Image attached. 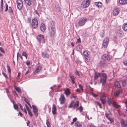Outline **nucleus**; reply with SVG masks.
<instances>
[{
	"label": "nucleus",
	"instance_id": "nucleus-63",
	"mask_svg": "<svg viewBox=\"0 0 127 127\" xmlns=\"http://www.w3.org/2000/svg\"><path fill=\"white\" fill-rule=\"evenodd\" d=\"M89 127H96L94 125H90L89 126Z\"/></svg>",
	"mask_w": 127,
	"mask_h": 127
},
{
	"label": "nucleus",
	"instance_id": "nucleus-56",
	"mask_svg": "<svg viewBox=\"0 0 127 127\" xmlns=\"http://www.w3.org/2000/svg\"><path fill=\"white\" fill-rule=\"evenodd\" d=\"M77 120V118H75L73 119V121L74 122L76 121Z\"/></svg>",
	"mask_w": 127,
	"mask_h": 127
},
{
	"label": "nucleus",
	"instance_id": "nucleus-19",
	"mask_svg": "<svg viewBox=\"0 0 127 127\" xmlns=\"http://www.w3.org/2000/svg\"><path fill=\"white\" fill-rule=\"evenodd\" d=\"M69 76L70 78L72 83L73 84H74L75 83V78L74 76L71 75V72L69 73Z\"/></svg>",
	"mask_w": 127,
	"mask_h": 127
},
{
	"label": "nucleus",
	"instance_id": "nucleus-33",
	"mask_svg": "<svg viewBox=\"0 0 127 127\" xmlns=\"http://www.w3.org/2000/svg\"><path fill=\"white\" fill-rule=\"evenodd\" d=\"M122 84L123 87H125L127 85V82L126 80H123L122 81Z\"/></svg>",
	"mask_w": 127,
	"mask_h": 127
},
{
	"label": "nucleus",
	"instance_id": "nucleus-14",
	"mask_svg": "<svg viewBox=\"0 0 127 127\" xmlns=\"http://www.w3.org/2000/svg\"><path fill=\"white\" fill-rule=\"evenodd\" d=\"M57 108L56 107L55 104H53V107L52 108V112L53 114L54 115L57 114Z\"/></svg>",
	"mask_w": 127,
	"mask_h": 127
},
{
	"label": "nucleus",
	"instance_id": "nucleus-3",
	"mask_svg": "<svg viewBox=\"0 0 127 127\" xmlns=\"http://www.w3.org/2000/svg\"><path fill=\"white\" fill-rule=\"evenodd\" d=\"M90 0H84L81 4V6L83 8L87 7L89 5Z\"/></svg>",
	"mask_w": 127,
	"mask_h": 127
},
{
	"label": "nucleus",
	"instance_id": "nucleus-54",
	"mask_svg": "<svg viewBox=\"0 0 127 127\" xmlns=\"http://www.w3.org/2000/svg\"><path fill=\"white\" fill-rule=\"evenodd\" d=\"M6 9L5 10V11H7L8 9V5L7 4H6Z\"/></svg>",
	"mask_w": 127,
	"mask_h": 127
},
{
	"label": "nucleus",
	"instance_id": "nucleus-43",
	"mask_svg": "<svg viewBox=\"0 0 127 127\" xmlns=\"http://www.w3.org/2000/svg\"><path fill=\"white\" fill-rule=\"evenodd\" d=\"M123 63L124 65L127 66V59H125L123 61Z\"/></svg>",
	"mask_w": 127,
	"mask_h": 127
},
{
	"label": "nucleus",
	"instance_id": "nucleus-23",
	"mask_svg": "<svg viewBox=\"0 0 127 127\" xmlns=\"http://www.w3.org/2000/svg\"><path fill=\"white\" fill-rule=\"evenodd\" d=\"M120 3L122 5H124L127 4V0H120Z\"/></svg>",
	"mask_w": 127,
	"mask_h": 127
},
{
	"label": "nucleus",
	"instance_id": "nucleus-42",
	"mask_svg": "<svg viewBox=\"0 0 127 127\" xmlns=\"http://www.w3.org/2000/svg\"><path fill=\"white\" fill-rule=\"evenodd\" d=\"M7 70H8V72L9 73L11 74V72L10 67V66H7Z\"/></svg>",
	"mask_w": 127,
	"mask_h": 127
},
{
	"label": "nucleus",
	"instance_id": "nucleus-64",
	"mask_svg": "<svg viewBox=\"0 0 127 127\" xmlns=\"http://www.w3.org/2000/svg\"><path fill=\"white\" fill-rule=\"evenodd\" d=\"M75 91L77 92H78L79 93H80V90L79 89H77Z\"/></svg>",
	"mask_w": 127,
	"mask_h": 127
},
{
	"label": "nucleus",
	"instance_id": "nucleus-22",
	"mask_svg": "<svg viewBox=\"0 0 127 127\" xmlns=\"http://www.w3.org/2000/svg\"><path fill=\"white\" fill-rule=\"evenodd\" d=\"M42 67L40 65H39L37 67L36 70L34 72V74H36L38 72H39L41 69Z\"/></svg>",
	"mask_w": 127,
	"mask_h": 127
},
{
	"label": "nucleus",
	"instance_id": "nucleus-31",
	"mask_svg": "<svg viewBox=\"0 0 127 127\" xmlns=\"http://www.w3.org/2000/svg\"><path fill=\"white\" fill-rule=\"evenodd\" d=\"M123 29L125 31L127 30V23L124 24L123 26Z\"/></svg>",
	"mask_w": 127,
	"mask_h": 127
},
{
	"label": "nucleus",
	"instance_id": "nucleus-47",
	"mask_svg": "<svg viewBox=\"0 0 127 127\" xmlns=\"http://www.w3.org/2000/svg\"><path fill=\"white\" fill-rule=\"evenodd\" d=\"M122 32H118V33L120 35H119V36H120V37H122L123 36V35L122 33Z\"/></svg>",
	"mask_w": 127,
	"mask_h": 127
},
{
	"label": "nucleus",
	"instance_id": "nucleus-45",
	"mask_svg": "<svg viewBox=\"0 0 127 127\" xmlns=\"http://www.w3.org/2000/svg\"><path fill=\"white\" fill-rule=\"evenodd\" d=\"M0 51L3 53H5V52L3 48L2 47H0Z\"/></svg>",
	"mask_w": 127,
	"mask_h": 127
},
{
	"label": "nucleus",
	"instance_id": "nucleus-27",
	"mask_svg": "<svg viewBox=\"0 0 127 127\" xmlns=\"http://www.w3.org/2000/svg\"><path fill=\"white\" fill-rule=\"evenodd\" d=\"M101 74L99 73H96L94 76L95 79H97L101 75Z\"/></svg>",
	"mask_w": 127,
	"mask_h": 127
},
{
	"label": "nucleus",
	"instance_id": "nucleus-21",
	"mask_svg": "<svg viewBox=\"0 0 127 127\" xmlns=\"http://www.w3.org/2000/svg\"><path fill=\"white\" fill-rule=\"evenodd\" d=\"M107 102L108 105L109 106H110L111 104H112V99L110 97H107Z\"/></svg>",
	"mask_w": 127,
	"mask_h": 127
},
{
	"label": "nucleus",
	"instance_id": "nucleus-40",
	"mask_svg": "<svg viewBox=\"0 0 127 127\" xmlns=\"http://www.w3.org/2000/svg\"><path fill=\"white\" fill-rule=\"evenodd\" d=\"M28 113L29 115V116L30 117H32L33 116V115L32 113V112H31V110H30L29 111H28Z\"/></svg>",
	"mask_w": 127,
	"mask_h": 127
},
{
	"label": "nucleus",
	"instance_id": "nucleus-15",
	"mask_svg": "<svg viewBox=\"0 0 127 127\" xmlns=\"http://www.w3.org/2000/svg\"><path fill=\"white\" fill-rule=\"evenodd\" d=\"M119 9L118 8H116L114 9L113 13L114 16L117 15L119 13Z\"/></svg>",
	"mask_w": 127,
	"mask_h": 127
},
{
	"label": "nucleus",
	"instance_id": "nucleus-58",
	"mask_svg": "<svg viewBox=\"0 0 127 127\" xmlns=\"http://www.w3.org/2000/svg\"><path fill=\"white\" fill-rule=\"evenodd\" d=\"M5 90H6V92L7 94H8V93H10L9 92V90L8 89H6Z\"/></svg>",
	"mask_w": 127,
	"mask_h": 127
},
{
	"label": "nucleus",
	"instance_id": "nucleus-37",
	"mask_svg": "<svg viewBox=\"0 0 127 127\" xmlns=\"http://www.w3.org/2000/svg\"><path fill=\"white\" fill-rule=\"evenodd\" d=\"M48 119H47L46 120V125L47 127H51L50 123L48 121Z\"/></svg>",
	"mask_w": 127,
	"mask_h": 127
},
{
	"label": "nucleus",
	"instance_id": "nucleus-52",
	"mask_svg": "<svg viewBox=\"0 0 127 127\" xmlns=\"http://www.w3.org/2000/svg\"><path fill=\"white\" fill-rule=\"evenodd\" d=\"M105 116L106 118L108 119L110 117L109 114L106 113L105 114Z\"/></svg>",
	"mask_w": 127,
	"mask_h": 127
},
{
	"label": "nucleus",
	"instance_id": "nucleus-10",
	"mask_svg": "<svg viewBox=\"0 0 127 127\" xmlns=\"http://www.w3.org/2000/svg\"><path fill=\"white\" fill-rule=\"evenodd\" d=\"M37 38L40 42L44 43L45 39L44 36L41 34H39L37 36Z\"/></svg>",
	"mask_w": 127,
	"mask_h": 127
},
{
	"label": "nucleus",
	"instance_id": "nucleus-29",
	"mask_svg": "<svg viewBox=\"0 0 127 127\" xmlns=\"http://www.w3.org/2000/svg\"><path fill=\"white\" fill-rule=\"evenodd\" d=\"M75 126L77 127H82V125L78 122H76L75 124Z\"/></svg>",
	"mask_w": 127,
	"mask_h": 127
},
{
	"label": "nucleus",
	"instance_id": "nucleus-49",
	"mask_svg": "<svg viewBox=\"0 0 127 127\" xmlns=\"http://www.w3.org/2000/svg\"><path fill=\"white\" fill-rule=\"evenodd\" d=\"M75 73L76 75H77L78 76H79L80 75L79 73V72L77 71H76L75 72Z\"/></svg>",
	"mask_w": 127,
	"mask_h": 127
},
{
	"label": "nucleus",
	"instance_id": "nucleus-60",
	"mask_svg": "<svg viewBox=\"0 0 127 127\" xmlns=\"http://www.w3.org/2000/svg\"><path fill=\"white\" fill-rule=\"evenodd\" d=\"M93 95L94 96V97H97L98 96V95L97 94H96L94 93H93Z\"/></svg>",
	"mask_w": 127,
	"mask_h": 127
},
{
	"label": "nucleus",
	"instance_id": "nucleus-32",
	"mask_svg": "<svg viewBox=\"0 0 127 127\" xmlns=\"http://www.w3.org/2000/svg\"><path fill=\"white\" fill-rule=\"evenodd\" d=\"M113 106L116 108H118L120 107V106L116 103L115 102H114L113 104Z\"/></svg>",
	"mask_w": 127,
	"mask_h": 127
},
{
	"label": "nucleus",
	"instance_id": "nucleus-12",
	"mask_svg": "<svg viewBox=\"0 0 127 127\" xmlns=\"http://www.w3.org/2000/svg\"><path fill=\"white\" fill-rule=\"evenodd\" d=\"M100 100L102 103L104 105L106 102V99L105 96H102L100 97Z\"/></svg>",
	"mask_w": 127,
	"mask_h": 127
},
{
	"label": "nucleus",
	"instance_id": "nucleus-4",
	"mask_svg": "<svg viewBox=\"0 0 127 127\" xmlns=\"http://www.w3.org/2000/svg\"><path fill=\"white\" fill-rule=\"evenodd\" d=\"M32 27L33 29L36 28L38 24L37 20L36 18L33 19L32 21Z\"/></svg>",
	"mask_w": 127,
	"mask_h": 127
},
{
	"label": "nucleus",
	"instance_id": "nucleus-39",
	"mask_svg": "<svg viewBox=\"0 0 127 127\" xmlns=\"http://www.w3.org/2000/svg\"><path fill=\"white\" fill-rule=\"evenodd\" d=\"M95 103H96L97 105L99 106L100 108H102V107L101 106V104L99 102H95Z\"/></svg>",
	"mask_w": 127,
	"mask_h": 127
},
{
	"label": "nucleus",
	"instance_id": "nucleus-57",
	"mask_svg": "<svg viewBox=\"0 0 127 127\" xmlns=\"http://www.w3.org/2000/svg\"><path fill=\"white\" fill-rule=\"evenodd\" d=\"M3 1L2 0H1V8L2 9H3Z\"/></svg>",
	"mask_w": 127,
	"mask_h": 127
},
{
	"label": "nucleus",
	"instance_id": "nucleus-30",
	"mask_svg": "<svg viewBox=\"0 0 127 127\" xmlns=\"http://www.w3.org/2000/svg\"><path fill=\"white\" fill-rule=\"evenodd\" d=\"M95 4L98 7H101L102 6L101 3L100 2H95Z\"/></svg>",
	"mask_w": 127,
	"mask_h": 127
},
{
	"label": "nucleus",
	"instance_id": "nucleus-6",
	"mask_svg": "<svg viewBox=\"0 0 127 127\" xmlns=\"http://www.w3.org/2000/svg\"><path fill=\"white\" fill-rule=\"evenodd\" d=\"M111 56L106 54L103 55L102 57V59L104 61H107L111 59Z\"/></svg>",
	"mask_w": 127,
	"mask_h": 127
},
{
	"label": "nucleus",
	"instance_id": "nucleus-18",
	"mask_svg": "<svg viewBox=\"0 0 127 127\" xmlns=\"http://www.w3.org/2000/svg\"><path fill=\"white\" fill-rule=\"evenodd\" d=\"M46 28L45 24L44 23H42L41 24L40 29L42 32H44L46 30Z\"/></svg>",
	"mask_w": 127,
	"mask_h": 127
},
{
	"label": "nucleus",
	"instance_id": "nucleus-48",
	"mask_svg": "<svg viewBox=\"0 0 127 127\" xmlns=\"http://www.w3.org/2000/svg\"><path fill=\"white\" fill-rule=\"evenodd\" d=\"M108 119L111 122V123L113 122V120L112 118H111L110 117Z\"/></svg>",
	"mask_w": 127,
	"mask_h": 127
},
{
	"label": "nucleus",
	"instance_id": "nucleus-41",
	"mask_svg": "<svg viewBox=\"0 0 127 127\" xmlns=\"http://www.w3.org/2000/svg\"><path fill=\"white\" fill-rule=\"evenodd\" d=\"M16 90L19 93H21L22 91L18 87H16L15 88Z\"/></svg>",
	"mask_w": 127,
	"mask_h": 127
},
{
	"label": "nucleus",
	"instance_id": "nucleus-7",
	"mask_svg": "<svg viewBox=\"0 0 127 127\" xmlns=\"http://www.w3.org/2000/svg\"><path fill=\"white\" fill-rule=\"evenodd\" d=\"M17 6L19 10L21 9L23 5L22 0H17Z\"/></svg>",
	"mask_w": 127,
	"mask_h": 127
},
{
	"label": "nucleus",
	"instance_id": "nucleus-28",
	"mask_svg": "<svg viewBox=\"0 0 127 127\" xmlns=\"http://www.w3.org/2000/svg\"><path fill=\"white\" fill-rule=\"evenodd\" d=\"M115 87L118 88H120L121 87L120 83L117 81H116L115 82Z\"/></svg>",
	"mask_w": 127,
	"mask_h": 127
},
{
	"label": "nucleus",
	"instance_id": "nucleus-61",
	"mask_svg": "<svg viewBox=\"0 0 127 127\" xmlns=\"http://www.w3.org/2000/svg\"><path fill=\"white\" fill-rule=\"evenodd\" d=\"M19 105L21 109H22V110H23V108L21 104H20Z\"/></svg>",
	"mask_w": 127,
	"mask_h": 127
},
{
	"label": "nucleus",
	"instance_id": "nucleus-53",
	"mask_svg": "<svg viewBox=\"0 0 127 127\" xmlns=\"http://www.w3.org/2000/svg\"><path fill=\"white\" fill-rule=\"evenodd\" d=\"M23 111H24L25 113L27 114V112L26 110V109L24 108V109H23V110H22Z\"/></svg>",
	"mask_w": 127,
	"mask_h": 127
},
{
	"label": "nucleus",
	"instance_id": "nucleus-9",
	"mask_svg": "<svg viewBox=\"0 0 127 127\" xmlns=\"http://www.w3.org/2000/svg\"><path fill=\"white\" fill-rule=\"evenodd\" d=\"M59 100L60 101V103L61 104H63L65 103L66 99L63 94H62L61 95L59 99Z\"/></svg>",
	"mask_w": 127,
	"mask_h": 127
},
{
	"label": "nucleus",
	"instance_id": "nucleus-20",
	"mask_svg": "<svg viewBox=\"0 0 127 127\" xmlns=\"http://www.w3.org/2000/svg\"><path fill=\"white\" fill-rule=\"evenodd\" d=\"M73 108L75 109L78 108L79 106V102L77 101L76 102L74 101Z\"/></svg>",
	"mask_w": 127,
	"mask_h": 127
},
{
	"label": "nucleus",
	"instance_id": "nucleus-50",
	"mask_svg": "<svg viewBox=\"0 0 127 127\" xmlns=\"http://www.w3.org/2000/svg\"><path fill=\"white\" fill-rule=\"evenodd\" d=\"M2 74L5 78H8L7 76L5 73L4 72H3Z\"/></svg>",
	"mask_w": 127,
	"mask_h": 127
},
{
	"label": "nucleus",
	"instance_id": "nucleus-11",
	"mask_svg": "<svg viewBox=\"0 0 127 127\" xmlns=\"http://www.w3.org/2000/svg\"><path fill=\"white\" fill-rule=\"evenodd\" d=\"M32 106L33 109V112L34 113L35 116L37 117L38 115V109L36 106L34 105H32Z\"/></svg>",
	"mask_w": 127,
	"mask_h": 127
},
{
	"label": "nucleus",
	"instance_id": "nucleus-2",
	"mask_svg": "<svg viewBox=\"0 0 127 127\" xmlns=\"http://www.w3.org/2000/svg\"><path fill=\"white\" fill-rule=\"evenodd\" d=\"M101 75L102 76L100 80V82L104 84L106 83L107 79V76L106 74L104 73H102Z\"/></svg>",
	"mask_w": 127,
	"mask_h": 127
},
{
	"label": "nucleus",
	"instance_id": "nucleus-5",
	"mask_svg": "<svg viewBox=\"0 0 127 127\" xmlns=\"http://www.w3.org/2000/svg\"><path fill=\"white\" fill-rule=\"evenodd\" d=\"M87 21V18H81L80 19L78 22L79 25L81 26H83L85 24Z\"/></svg>",
	"mask_w": 127,
	"mask_h": 127
},
{
	"label": "nucleus",
	"instance_id": "nucleus-38",
	"mask_svg": "<svg viewBox=\"0 0 127 127\" xmlns=\"http://www.w3.org/2000/svg\"><path fill=\"white\" fill-rule=\"evenodd\" d=\"M83 108V107H82V106L81 105L79 108L76 109V110L77 111L78 110H79L80 112H81L82 111Z\"/></svg>",
	"mask_w": 127,
	"mask_h": 127
},
{
	"label": "nucleus",
	"instance_id": "nucleus-24",
	"mask_svg": "<svg viewBox=\"0 0 127 127\" xmlns=\"http://www.w3.org/2000/svg\"><path fill=\"white\" fill-rule=\"evenodd\" d=\"M26 4L28 6H30L32 4L31 0H24Z\"/></svg>",
	"mask_w": 127,
	"mask_h": 127
},
{
	"label": "nucleus",
	"instance_id": "nucleus-16",
	"mask_svg": "<svg viewBox=\"0 0 127 127\" xmlns=\"http://www.w3.org/2000/svg\"><path fill=\"white\" fill-rule=\"evenodd\" d=\"M42 55L44 58L49 59V57L48 54L47 52H42Z\"/></svg>",
	"mask_w": 127,
	"mask_h": 127
},
{
	"label": "nucleus",
	"instance_id": "nucleus-46",
	"mask_svg": "<svg viewBox=\"0 0 127 127\" xmlns=\"http://www.w3.org/2000/svg\"><path fill=\"white\" fill-rule=\"evenodd\" d=\"M14 108L16 109H18V106L17 104H15L14 103Z\"/></svg>",
	"mask_w": 127,
	"mask_h": 127
},
{
	"label": "nucleus",
	"instance_id": "nucleus-44",
	"mask_svg": "<svg viewBox=\"0 0 127 127\" xmlns=\"http://www.w3.org/2000/svg\"><path fill=\"white\" fill-rule=\"evenodd\" d=\"M85 57L86 62H90V60L89 59V57L88 58L87 57Z\"/></svg>",
	"mask_w": 127,
	"mask_h": 127
},
{
	"label": "nucleus",
	"instance_id": "nucleus-35",
	"mask_svg": "<svg viewBox=\"0 0 127 127\" xmlns=\"http://www.w3.org/2000/svg\"><path fill=\"white\" fill-rule=\"evenodd\" d=\"M19 56L21 58V60H23V58L22 56L20 54H19V52H18L17 53V60H18Z\"/></svg>",
	"mask_w": 127,
	"mask_h": 127
},
{
	"label": "nucleus",
	"instance_id": "nucleus-55",
	"mask_svg": "<svg viewBox=\"0 0 127 127\" xmlns=\"http://www.w3.org/2000/svg\"><path fill=\"white\" fill-rule=\"evenodd\" d=\"M79 87L81 90L83 91V89L82 86L80 84L79 85Z\"/></svg>",
	"mask_w": 127,
	"mask_h": 127
},
{
	"label": "nucleus",
	"instance_id": "nucleus-34",
	"mask_svg": "<svg viewBox=\"0 0 127 127\" xmlns=\"http://www.w3.org/2000/svg\"><path fill=\"white\" fill-rule=\"evenodd\" d=\"M73 103H74V101H72L71 103L68 106V107L69 108H73Z\"/></svg>",
	"mask_w": 127,
	"mask_h": 127
},
{
	"label": "nucleus",
	"instance_id": "nucleus-62",
	"mask_svg": "<svg viewBox=\"0 0 127 127\" xmlns=\"http://www.w3.org/2000/svg\"><path fill=\"white\" fill-rule=\"evenodd\" d=\"M71 97L72 98H75L77 96L74 95H72Z\"/></svg>",
	"mask_w": 127,
	"mask_h": 127
},
{
	"label": "nucleus",
	"instance_id": "nucleus-13",
	"mask_svg": "<svg viewBox=\"0 0 127 127\" xmlns=\"http://www.w3.org/2000/svg\"><path fill=\"white\" fill-rule=\"evenodd\" d=\"M121 124L122 127H127V122L125 123L124 120L122 119L121 120Z\"/></svg>",
	"mask_w": 127,
	"mask_h": 127
},
{
	"label": "nucleus",
	"instance_id": "nucleus-25",
	"mask_svg": "<svg viewBox=\"0 0 127 127\" xmlns=\"http://www.w3.org/2000/svg\"><path fill=\"white\" fill-rule=\"evenodd\" d=\"M89 51L87 50H85L83 52V53L85 57H87L88 58L89 57V55L88 54Z\"/></svg>",
	"mask_w": 127,
	"mask_h": 127
},
{
	"label": "nucleus",
	"instance_id": "nucleus-59",
	"mask_svg": "<svg viewBox=\"0 0 127 127\" xmlns=\"http://www.w3.org/2000/svg\"><path fill=\"white\" fill-rule=\"evenodd\" d=\"M77 42H78L79 43H81V41L80 39V38H78L77 39Z\"/></svg>",
	"mask_w": 127,
	"mask_h": 127
},
{
	"label": "nucleus",
	"instance_id": "nucleus-36",
	"mask_svg": "<svg viewBox=\"0 0 127 127\" xmlns=\"http://www.w3.org/2000/svg\"><path fill=\"white\" fill-rule=\"evenodd\" d=\"M22 55L23 56H24L25 57L26 59H27L28 55L25 52H23L22 54Z\"/></svg>",
	"mask_w": 127,
	"mask_h": 127
},
{
	"label": "nucleus",
	"instance_id": "nucleus-17",
	"mask_svg": "<svg viewBox=\"0 0 127 127\" xmlns=\"http://www.w3.org/2000/svg\"><path fill=\"white\" fill-rule=\"evenodd\" d=\"M123 90L121 89H119L118 91H116L114 93L115 96L117 97L119 95L120 93H122Z\"/></svg>",
	"mask_w": 127,
	"mask_h": 127
},
{
	"label": "nucleus",
	"instance_id": "nucleus-26",
	"mask_svg": "<svg viewBox=\"0 0 127 127\" xmlns=\"http://www.w3.org/2000/svg\"><path fill=\"white\" fill-rule=\"evenodd\" d=\"M64 93L67 96H68V95H69L70 93L69 89H67L65 91Z\"/></svg>",
	"mask_w": 127,
	"mask_h": 127
},
{
	"label": "nucleus",
	"instance_id": "nucleus-51",
	"mask_svg": "<svg viewBox=\"0 0 127 127\" xmlns=\"http://www.w3.org/2000/svg\"><path fill=\"white\" fill-rule=\"evenodd\" d=\"M30 64V61H27L26 62V64L27 65H29Z\"/></svg>",
	"mask_w": 127,
	"mask_h": 127
},
{
	"label": "nucleus",
	"instance_id": "nucleus-1",
	"mask_svg": "<svg viewBox=\"0 0 127 127\" xmlns=\"http://www.w3.org/2000/svg\"><path fill=\"white\" fill-rule=\"evenodd\" d=\"M49 36L51 37H54L56 33L55 23L54 21L50 22L49 27Z\"/></svg>",
	"mask_w": 127,
	"mask_h": 127
},
{
	"label": "nucleus",
	"instance_id": "nucleus-8",
	"mask_svg": "<svg viewBox=\"0 0 127 127\" xmlns=\"http://www.w3.org/2000/svg\"><path fill=\"white\" fill-rule=\"evenodd\" d=\"M109 42V39L108 37H106L103 40L102 46L104 48H106Z\"/></svg>",
	"mask_w": 127,
	"mask_h": 127
}]
</instances>
